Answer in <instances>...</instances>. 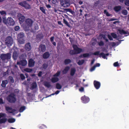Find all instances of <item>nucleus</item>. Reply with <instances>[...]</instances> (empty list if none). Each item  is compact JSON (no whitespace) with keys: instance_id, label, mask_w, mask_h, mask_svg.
I'll list each match as a JSON object with an SVG mask.
<instances>
[{"instance_id":"obj_57","label":"nucleus","mask_w":129,"mask_h":129,"mask_svg":"<svg viewBox=\"0 0 129 129\" xmlns=\"http://www.w3.org/2000/svg\"><path fill=\"white\" fill-rule=\"evenodd\" d=\"M20 29V27L19 26H16L15 27V30L16 31Z\"/></svg>"},{"instance_id":"obj_23","label":"nucleus","mask_w":129,"mask_h":129,"mask_svg":"<svg viewBox=\"0 0 129 129\" xmlns=\"http://www.w3.org/2000/svg\"><path fill=\"white\" fill-rule=\"evenodd\" d=\"M76 72V70L75 68H72L71 69L70 71V75L72 76H73Z\"/></svg>"},{"instance_id":"obj_31","label":"nucleus","mask_w":129,"mask_h":129,"mask_svg":"<svg viewBox=\"0 0 129 129\" xmlns=\"http://www.w3.org/2000/svg\"><path fill=\"white\" fill-rule=\"evenodd\" d=\"M63 22L68 27H70L71 26L69 24L68 22L64 19H63Z\"/></svg>"},{"instance_id":"obj_33","label":"nucleus","mask_w":129,"mask_h":129,"mask_svg":"<svg viewBox=\"0 0 129 129\" xmlns=\"http://www.w3.org/2000/svg\"><path fill=\"white\" fill-rule=\"evenodd\" d=\"M7 119L6 118H3L0 119V123H5L7 121Z\"/></svg>"},{"instance_id":"obj_41","label":"nucleus","mask_w":129,"mask_h":129,"mask_svg":"<svg viewBox=\"0 0 129 129\" xmlns=\"http://www.w3.org/2000/svg\"><path fill=\"white\" fill-rule=\"evenodd\" d=\"M98 44L99 46H103L104 45V43L102 41H101L98 43Z\"/></svg>"},{"instance_id":"obj_6","label":"nucleus","mask_w":129,"mask_h":129,"mask_svg":"<svg viewBox=\"0 0 129 129\" xmlns=\"http://www.w3.org/2000/svg\"><path fill=\"white\" fill-rule=\"evenodd\" d=\"M73 47L76 53V54H79L83 51L82 49L78 48L76 45H73Z\"/></svg>"},{"instance_id":"obj_34","label":"nucleus","mask_w":129,"mask_h":129,"mask_svg":"<svg viewBox=\"0 0 129 129\" xmlns=\"http://www.w3.org/2000/svg\"><path fill=\"white\" fill-rule=\"evenodd\" d=\"M85 61L84 59L79 60L78 62V64L79 65H82L84 62Z\"/></svg>"},{"instance_id":"obj_14","label":"nucleus","mask_w":129,"mask_h":129,"mask_svg":"<svg viewBox=\"0 0 129 129\" xmlns=\"http://www.w3.org/2000/svg\"><path fill=\"white\" fill-rule=\"evenodd\" d=\"M43 37V36L42 34H39L37 35L36 39L37 42H39L42 39Z\"/></svg>"},{"instance_id":"obj_48","label":"nucleus","mask_w":129,"mask_h":129,"mask_svg":"<svg viewBox=\"0 0 129 129\" xmlns=\"http://www.w3.org/2000/svg\"><path fill=\"white\" fill-rule=\"evenodd\" d=\"M111 35L114 39L116 38L117 37L116 34L114 33H112L111 34Z\"/></svg>"},{"instance_id":"obj_17","label":"nucleus","mask_w":129,"mask_h":129,"mask_svg":"<svg viewBox=\"0 0 129 129\" xmlns=\"http://www.w3.org/2000/svg\"><path fill=\"white\" fill-rule=\"evenodd\" d=\"M19 19L20 22H23L25 20V17L21 14H18Z\"/></svg>"},{"instance_id":"obj_46","label":"nucleus","mask_w":129,"mask_h":129,"mask_svg":"<svg viewBox=\"0 0 129 129\" xmlns=\"http://www.w3.org/2000/svg\"><path fill=\"white\" fill-rule=\"evenodd\" d=\"M21 79L22 80H24L25 78V77L23 74H21L20 75Z\"/></svg>"},{"instance_id":"obj_55","label":"nucleus","mask_w":129,"mask_h":129,"mask_svg":"<svg viewBox=\"0 0 129 129\" xmlns=\"http://www.w3.org/2000/svg\"><path fill=\"white\" fill-rule=\"evenodd\" d=\"M125 4L127 6H129V0H126L124 2Z\"/></svg>"},{"instance_id":"obj_3","label":"nucleus","mask_w":129,"mask_h":129,"mask_svg":"<svg viewBox=\"0 0 129 129\" xmlns=\"http://www.w3.org/2000/svg\"><path fill=\"white\" fill-rule=\"evenodd\" d=\"M3 21L8 26H13L15 24L13 19L10 17H8L6 20H3Z\"/></svg>"},{"instance_id":"obj_45","label":"nucleus","mask_w":129,"mask_h":129,"mask_svg":"<svg viewBox=\"0 0 129 129\" xmlns=\"http://www.w3.org/2000/svg\"><path fill=\"white\" fill-rule=\"evenodd\" d=\"M100 1L99 0L95 2L94 3V6L95 7L97 6L100 3Z\"/></svg>"},{"instance_id":"obj_1","label":"nucleus","mask_w":129,"mask_h":129,"mask_svg":"<svg viewBox=\"0 0 129 129\" xmlns=\"http://www.w3.org/2000/svg\"><path fill=\"white\" fill-rule=\"evenodd\" d=\"M11 54L10 53H3L1 54L0 58L3 62H7L11 57Z\"/></svg>"},{"instance_id":"obj_12","label":"nucleus","mask_w":129,"mask_h":129,"mask_svg":"<svg viewBox=\"0 0 129 129\" xmlns=\"http://www.w3.org/2000/svg\"><path fill=\"white\" fill-rule=\"evenodd\" d=\"M93 84L95 88L97 89H99L100 87L101 84L100 83L96 80H94Z\"/></svg>"},{"instance_id":"obj_51","label":"nucleus","mask_w":129,"mask_h":129,"mask_svg":"<svg viewBox=\"0 0 129 129\" xmlns=\"http://www.w3.org/2000/svg\"><path fill=\"white\" fill-rule=\"evenodd\" d=\"M100 51H96L95 52H94L93 53V54L94 55H100Z\"/></svg>"},{"instance_id":"obj_36","label":"nucleus","mask_w":129,"mask_h":129,"mask_svg":"<svg viewBox=\"0 0 129 129\" xmlns=\"http://www.w3.org/2000/svg\"><path fill=\"white\" fill-rule=\"evenodd\" d=\"M70 54L72 55L76 54V53L74 49L73 50H70L69 52Z\"/></svg>"},{"instance_id":"obj_13","label":"nucleus","mask_w":129,"mask_h":129,"mask_svg":"<svg viewBox=\"0 0 129 129\" xmlns=\"http://www.w3.org/2000/svg\"><path fill=\"white\" fill-rule=\"evenodd\" d=\"M19 53L16 51H14L13 52L12 54V58L13 59L16 60L18 56Z\"/></svg>"},{"instance_id":"obj_28","label":"nucleus","mask_w":129,"mask_h":129,"mask_svg":"<svg viewBox=\"0 0 129 129\" xmlns=\"http://www.w3.org/2000/svg\"><path fill=\"white\" fill-rule=\"evenodd\" d=\"M43 57L44 59L47 58L48 57V52H46L43 55Z\"/></svg>"},{"instance_id":"obj_58","label":"nucleus","mask_w":129,"mask_h":129,"mask_svg":"<svg viewBox=\"0 0 129 129\" xmlns=\"http://www.w3.org/2000/svg\"><path fill=\"white\" fill-rule=\"evenodd\" d=\"M43 72L41 71H40L39 72L38 74V76L39 77H41L42 75H43Z\"/></svg>"},{"instance_id":"obj_16","label":"nucleus","mask_w":129,"mask_h":129,"mask_svg":"<svg viewBox=\"0 0 129 129\" xmlns=\"http://www.w3.org/2000/svg\"><path fill=\"white\" fill-rule=\"evenodd\" d=\"M39 49L40 51L44 52L46 49V47L45 45L41 44L39 46Z\"/></svg>"},{"instance_id":"obj_4","label":"nucleus","mask_w":129,"mask_h":129,"mask_svg":"<svg viewBox=\"0 0 129 129\" xmlns=\"http://www.w3.org/2000/svg\"><path fill=\"white\" fill-rule=\"evenodd\" d=\"M5 44L8 46H11L13 43V40L12 38L10 36L6 37L5 41Z\"/></svg>"},{"instance_id":"obj_22","label":"nucleus","mask_w":129,"mask_h":129,"mask_svg":"<svg viewBox=\"0 0 129 129\" xmlns=\"http://www.w3.org/2000/svg\"><path fill=\"white\" fill-rule=\"evenodd\" d=\"M59 80V79L57 77H54L52 78L51 79V81L53 83L57 82Z\"/></svg>"},{"instance_id":"obj_54","label":"nucleus","mask_w":129,"mask_h":129,"mask_svg":"<svg viewBox=\"0 0 129 129\" xmlns=\"http://www.w3.org/2000/svg\"><path fill=\"white\" fill-rule=\"evenodd\" d=\"M44 85L47 88H48V82L45 81L44 83Z\"/></svg>"},{"instance_id":"obj_26","label":"nucleus","mask_w":129,"mask_h":129,"mask_svg":"<svg viewBox=\"0 0 129 129\" xmlns=\"http://www.w3.org/2000/svg\"><path fill=\"white\" fill-rule=\"evenodd\" d=\"M118 31L119 33L121 35L122 34H126L127 33V32L123 29L121 30L120 29H119Z\"/></svg>"},{"instance_id":"obj_18","label":"nucleus","mask_w":129,"mask_h":129,"mask_svg":"<svg viewBox=\"0 0 129 129\" xmlns=\"http://www.w3.org/2000/svg\"><path fill=\"white\" fill-rule=\"evenodd\" d=\"M6 109L7 111L11 113H13L15 111L14 109H13L12 108L9 107H6Z\"/></svg>"},{"instance_id":"obj_49","label":"nucleus","mask_w":129,"mask_h":129,"mask_svg":"<svg viewBox=\"0 0 129 129\" xmlns=\"http://www.w3.org/2000/svg\"><path fill=\"white\" fill-rule=\"evenodd\" d=\"M9 79L10 80L11 82L12 83H13L14 82V81L13 77L11 76H9Z\"/></svg>"},{"instance_id":"obj_59","label":"nucleus","mask_w":129,"mask_h":129,"mask_svg":"<svg viewBox=\"0 0 129 129\" xmlns=\"http://www.w3.org/2000/svg\"><path fill=\"white\" fill-rule=\"evenodd\" d=\"M95 66H94L92 67L90 69V71L91 72H92L94 70H95Z\"/></svg>"},{"instance_id":"obj_43","label":"nucleus","mask_w":129,"mask_h":129,"mask_svg":"<svg viewBox=\"0 0 129 129\" xmlns=\"http://www.w3.org/2000/svg\"><path fill=\"white\" fill-rule=\"evenodd\" d=\"M122 13L124 15H126L128 13L127 11L126 10H123L122 11Z\"/></svg>"},{"instance_id":"obj_52","label":"nucleus","mask_w":129,"mask_h":129,"mask_svg":"<svg viewBox=\"0 0 129 129\" xmlns=\"http://www.w3.org/2000/svg\"><path fill=\"white\" fill-rule=\"evenodd\" d=\"M66 12H68L71 13H72L73 11L70 9H65Z\"/></svg>"},{"instance_id":"obj_24","label":"nucleus","mask_w":129,"mask_h":129,"mask_svg":"<svg viewBox=\"0 0 129 129\" xmlns=\"http://www.w3.org/2000/svg\"><path fill=\"white\" fill-rule=\"evenodd\" d=\"M21 65L22 66H25L27 64V62L25 60H22L20 61Z\"/></svg>"},{"instance_id":"obj_19","label":"nucleus","mask_w":129,"mask_h":129,"mask_svg":"<svg viewBox=\"0 0 129 129\" xmlns=\"http://www.w3.org/2000/svg\"><path fill=\"white\" fill-rule=\"evenodd\" d=\"M70 69V68L69 66L66 67L62 72L63 74H67Z\"/></svg>"},{"instance_id":"obj_35","label":"nucleus","mask_w":129,"mask_h":129,"mask_svg":"<svg viewBox=\"0 0 129 129\" xmlns=\"http://www.w3.org/2000/svg\"><path fill=\"white\" fill-rule=\"evenodd\" d=\"M37 86V84L36 82H33L31 85V88L32 89L36 88Z\"/></svg>"},{"instance_id":"obj_10","label":"nucleus","mask_w":129,"mask_h":129,"mask_svg":"<svg viewBox=\"0 0 129 129\" xmlns=\"http://www.w3.org/2000/svg\"><path fill=\"white\" fill-rule=\"evenodd\" d=\"M31 46L30 43L28 42L24 46V48L27 51H29L31 49Z\"/></svg>"},{"instance_id":"obj_38","label":"nucleus","mask_w":129,"mask_h":129,"mask_svg":"<svg viewBox=\"0 0 129 129\" xmlns=\"http://www.w3.org/2000/svg\"><path fill=\"white\" fill-rule=\"evenodd\" d=\"M26 108V107L25 106H23L21 107L19 110V111L20 112H22Z\"/></svg>"},{"instance_id":"obj_32","label":"nucleus","mask_w":129,"mask_h":129,"mask_svg":"<svg viewBox=\"0 0 129 129\" xmlns=\"http://www.w3.org/2000/svg\"><path fill=\"white\" fill-rule=\"evenodd\" d=\"M56 88L58 89H60L62 88L61 86L58 83L56 84Z\"/></svg>"},{"instance_id":"obj_47","label":"nucleus","mask_w":129,"mask_h":129,"mask_svg":"<svg viewBox=\"0 0 129 129\" xmlns=\"http://www.w3.org/2000/svg\"><path fill=\"white\" fill-rule=\"evenodd\" d=\"M6 114L3 113H0V118L1 117H6Z\"/></svg>"},{"instance_id":"obj_20","label":"nucleus","mask_w":129,"mask_h":129,"mask_svg":"<svg viewBox=\"0 0 129 129\" xmlns=\"http://www.w3.org/2000/svg\"><path fill=\"white\" fill-rule=\"evenodd\" d=\"M121 9V7L120 6H116L114 8V10L116 12H118L120 11Z\"/></svg>"},{"instance_id":"obj_30","label":"nucleus","mask_w":129,"mask_h":129,"mask_svg":"<svg viewBox=\"0 0 129 129\" xmlns=\"http://www.w3.org/2000/svg\"><path fill=\"white\" fill-rule=\"evenodd\" d=\"M100 57H101V56H102L103 58L107 59V58L106 57V56L105 54L104 53H101L100 54Z\"/></svg>"},{"instance_id":"obj_53","label":"nucleus","mask_w":129,"mask_h":129,"mask_svg":"<svg viewBox=\"0 0 129 129\" xmlns=\"http://www.w3.org/2000/svg\"><path fill=\"white\" fill-rule=\"evenodd\" d=\"M113 66L115 67H117L119 66V65L118 61L114 62L113 64Z\"/></svg>"},{"instance_id":"obj_29","label":"nucleus","mask_w":129,"mask_h":129,"mask_svg":"<svg viewBox=\"0 0 129 129\" xmlns=\"http://www.w3.org/2000/svg\"><path fill=\"white\" fill-rule=\"evenodd\" d=\"M61 72L60 71H58L53 76L56 77H59L60 74Z\"/></svg>"},{"instance_id":"obj_42","label":"nucleus","mask_w":129,"mask_h":129,"mask_svg":"<svg viewBox=\"0 0 129 129\" xmlns=\"http://www.w3.org/2000/svg\"><path fill=\"white\" fill-rule=\"evenodd\" d=\"M18 36L19 38H22L24 37V34L23 33H21L19 34Z\"/></svg>"},{"instance_id":"obj_37","label":"nucleus","mask_w":129,"mask_h":129,"mask_svg":"<svg viewBox=\"0 0 129 129\" xmlns=\"http://www.w3.org/2000/svg\"><path fill=\"white\" fill-rule=\"evenodd\" d=\"M24 71H26L28 73H30L32 72L33 70L32 69L26 68L24 70Z\"/></svg>"},{"instance_id":"obj_44","label":"nucleus","mask_w":129,"mask_h":129,"mask_svg":"<svg viewBox=\"0 0 129 129\" xmlns=\"http://www.w3.org/2000/svg\"><path fill=\"white\" fill-rule=\"evenodd\" d=\"M0 14L2 15L5 16L6 15V13L5 11H0Z\"/></svg>"},{"instance_id":"obj_50","label":"nucleus","mask_w":129,"mask_h":129,"mask_svg":"<svg viewBox=\"0 0 129 129\" xmlns=\"http://www.w3.org/2000/svg\"><path fill=\"white\" fill-rule=\"evenodd\" d=\"M40 9L42 11L44 14H45V10L43 7H40Z\"/></svg>"},{"instance_id":"obj_40","label":"nucleus","mask_w":129,"mask_h":129,"mask_svg":"<svg viewBox=\"0 0 129 129\" xmlns=\"http://www.w3.org/2000/svg\"><path fill=\"white\" fill-rule=\"evenodd\" d=\"M83 58H86L89 57L90 55L89 53H87L83 54Z\"/></svg>"},{"instance_id":"obj_15","label":"nucleus","mask_w":129,"mask_h":129,"mask_svg":"<svg viewBox=\"0 0 129 129\" xmlns=\"http://www.w3.org/2000/svg\"><path fill=\"white\" fill-rule=\"evenodd\" d=\"M35 61L32 59H30L28 61V66L29 67H33L35 64Z\"/></svg>"},{"instance_id":"obj_63","label":"nucleus","mask_w":129,"mask_h":129,"mask_svg":"<svg viewBox=\"0 0 129 129\" xmlns=\"http://www.w3.org/2000/svg\"><path fill=\"white\" fill-rule=\"evenodd\" d=\"M100 65V64L99 63H96L94 66H95V68L96 67H99Z\"/></svg>"},{"instance_id":"obj_39","label":"nucleus","mask_w":129,"mask_h":129,"mask_svg":"<svg viewBox=\"0 0 129 129\" xmlns=\"http://www.w3.org/2000/svg\"><path fill=\"white\" fill-rule=\"evenodd\" d=\"M15 119L14 118H10L8 119V121L9 123H13L15 121Z\"/></svg>"},{"instance_id":"obj_25","label":"nucleus","mask_w":129,"mask_h":129,"mask_svg":"<svg viewBox=\"0 0 129 129\" xmlns=\"http://www.w3.org/2000/svg\"><path fill=\"white\" fill-rule=\"evenodd\" d=\"M71 62V60L69 59H67L64 60V63L65 65H67Z\"/></svg>"},{"instance_id":"obj_62","label":"nucleus","mask_w":129,"mask_h":129,"mask_svg":"<svg viewBox=\"0 0 129 129\" xmlns=\"http://www.w3.org/2000/svg\"><path fill=\"white\" fill-rule=\"evenodd\" d=\"M69 39L70 40V41L71 43L73 42V40L72 38L70 37L69 38Z\"/></svg>"},{"instance_id":"obj_64","label":"nucleus","mask_w":129,"mask_h":129,"mask_svg":"<svg viewBox=\"0 0 129 129\" xmlns=\"http://www.w3.org/2000/svg\"><path fill=\"white\" fill-rule=\"evenodd\" d=\"M14 91L15 92L18 93L19 92V90L18 89H16L14 90Z\"/></svg>"},{"instance_id":"obj_60","label":"nucleus","mask_w":129,"mask_h":129,"mask_svg":"<svg viewBox=\"0 0 129 129\" xmlns=\"http://www.w3.org/2000/svg\"><path fill=\"white\" fill-rule=\"evenodd\" d=\"M108 37L109 39L111 41L113 40V39L112 37L110 35H108Z\"/></svg>"},{"instance_id":"obj_61","label":"nucleus","mask_w":129,"mask_h":129,"mask_svg":"<svg viewBox=\"0 0 129 129\" xmlns=\"http://www.w3.org/2000/svg\"><path fill=\"white\" fill-rule=\"evenodd\" d=\"M79 90L81 92L83 91H84V88L83 87H81L79 89Z\"/></svg>"},{"instance_id":"obj_27","label":"nucleus","mask_w":129,"mask_h":129,"mask_svg":"<svg viewBox=\"0 0 129 129\" xmlns=\"http://www.w3.org/2000/svg\"><path fill=\"white\" fill-rule=\"evenodd\" d=\"M25 40L22 38H19L18 40V42L21 44H23L24 43Z\"/></svg>"},{"instance_id":"obj_9","label":"nucleus","mask_w":129,"mask_h":129,"mask_svg":"<svg viewBox=\"0 0 129 129\" xmlns=\"http://www.w3.org/2000/svg\"><path fill=\"white\" fill-rule=\"evenodd\" d=\"M81 100L82 102L84 103H87L89 101V98L85 95L83 96H82L81 98Z\"/></svg>"},{"instance_id":"obj_8","label":"nucleus","mask_w":129,"mask_h":129,"mask_svg":"<svg viewBox=\"0 0 129 129\" xmlns=\"http://www.w3.org/2000/svg\"><path fill=\"white\" fill-rule=\"evenodd\" d=\"M6 69V72H4L3 73V76H7L9 75L11 70V68L10 67H7L5 68Z\"/></svg>"},{"instance_id":"obj_2","label":"nucleus","mask_w":129,"mask_h":129,"mask_svg":"<svg viewBox=\"0 0 129 129\" xmlns=\"http://www.w3.org/2000/svg\"><path fill=\"white\" fill-rule=\"evenodd\" d=\"M15 95L13 93L10 94L7 98L8 101L11 103H14L16 101Z\"/></svg>"},{"instance_id":"obj_5","label":"nucleus","mask_w":129,"mask_h":129,"mask_svg":"<svg viewBox=\"0 0 129 129\" xmlns=\"http://www.w3.org/2000/svg\"><path fill=\"white\" fill-rule=\"evenodd\" d=\"M18 5L27 9L31 8L30 5L25 1L22 2L18 3Z\"/></svg>"},{"instance_id":"obj_7","label":"nucleus","mask_w":129,"mask_h":129,"mask_svg":"<svg viewBox=\"0 0 129 129\" xmlns=\"http://www.w3.org/2000/svg\"><path fill=\"white\" fill-rule=\"evenodd\" d=\"M61 4L64 7H68L70 6V4L68 0H61Z\"/></svg>"},{"instance_id":"obj_11","label":"nucleus","mask_w":129,"mask_h":129,"mask_svg":"<svg viewBox=\"0 0 129 129\" xmlns=\"http://www.w3.org/2000/svg\"><path fill=\"white\" fill-rule=\"evenodd\" d=\"M25 22L26 24L28 26L30 27L32 25L33 21L31 19L28 18L26 19Z\"/></svg>"},{"instance_id":"obj_56","label":"nucleus","mask_w":129,"mask_h":129,"mask_svg":"<svg viewBox=\"0 0 129 129\" xmlns=\"http://www.w3.org/2000/svg\"><path fill=\"white\" fill-rule=\"evenodd\" d=\"M48 66V65L46 63H44L43 65V68L44 69H46L47 68Z\"/></svg>"},{"instance_id":"obj_21","label":"nucleus","mask_w":129,"mask_h":129,"mask_svg":"<svg viewBox=\"0 0 129 129\" xmlns=\"http://www.w3.org/2000/svg\"><path fill=\"white\" fill-rule=\"evenodd\" d=\"M8 83V81L7 80H3L1 85L3 87H5L6 86V85Z\"/></svg>"}]
</instances>
